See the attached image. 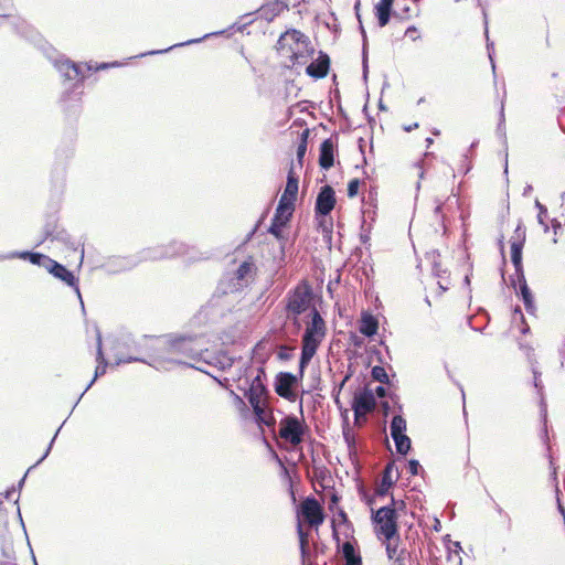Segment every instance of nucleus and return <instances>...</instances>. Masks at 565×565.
<instances>
[{"label":"nucleus","instance_id":"f257e3e1","mask_svg":"<svg viewBox=\"0 0 565 565\" xmlns=\"http://www.w3.org/2000/svg\"><path fill=\"white\" fill-rule=\"evenodd\" d=\"M132 362L147 364L158 371H170L175 365H184L188 367H193L200 372L207 373L206 370H204L202 366H195L178 358L172 334L152 335L149 358H125L119 354H116V362L114 363V365L119 366L121 364Z\"/></svg>","mask_w":565,"mask_h":565},{"label":"nucleus","instance_id":"f03ea898","mask_svg":"<svg viewBox=\"0 0 565 565\" xmlns=\"http://www.w3.org/2000/svg\"><path fill=\"white\" fill-rule=\"evenodd\" d=\"M328 333L327 322L317 307L312 306L305 317V331L301 335V352L299 358L300 377L316 355Z\"/></svg>","mask_w":565,"mask_h":565},{"label":"nucleus","instance_id":"7ed1b4c3","mask_svg":"<svg viewBox=\"0 0 565 565\" xmlns=\"http://www.w3.org/2000/svg\"><path fill=\"white\" fill-rule=\"evenodd\" d=\"M52 63L60 74L63 84L66 85L70 83V87L65 89L61 100L65 103L72 95H75L77 96L76 100L79 102L83 90L77 92V89L82 87L87 75L92 73L93 68L90 64L76 63L64 55L52 58Z\"/></svg>","mask_w":565,"mask_h":565},{"label":"nucleus","instance_id":"20e7f679","mask_svg":"<svg viewBox=\"0 0 565 565\" xmlns=\"http://www.w3.org/2000/svg\"><path fill=\"white\" fill-rule=\"evenodd\" d=\"M396 499L391 494V502L377 510H372L371 521L380 541L398 539V514L396 513Z\"/></svg>","mask_w":565,"mask_h":565},{"label":"nucleus","instance_id":"39448f33","mask_svg":"<svg viewBox=\"0 0 565 565\" xmlns=\"http://www.w3.org/2000/svg\"><path fill=\"white\" fill-rule=\"evenodd\" d=\"M152 335L143 334L136 339L131 333H120L116 335L111 343L114 356H143L149 358Z\"/></svg>","mask_w":565,"mask_h":565},{"label":"nucleus","instance_id":"423d86ee","mask_svg":"<svg viewBox=\"0 0 565 565\" xmlns=\"http://www.w3.org/2000/svg\"><path fill=\"white\" fill-rule=\"evenodd\" d=\"M236 387L238 391L243 392L252 411L258 409V404L269 394L266 369L264 366L255 367L253 375L245 380L244 383H238Z\"/></svg>","mask_w":565,"mask_h":565},{"label":"nucleus","instance_id":"0eeeda50","mask_svg":"<svg viewBox=\"0 0 565 565\" xmlns=\"http://www.w3.org/2000/svg\"><path fill=\"white\" fill-rule=\"evenodd\" d=\"M178 358L195 360L209 343L204 334H172Z\"/></svg>","mask_w":565,"mask_h":565},{"label":"nucleus","instance_id":"6e6552de","mask_svg":"<svg viewBox=\"0 0 565 565\" xmlns=\"http://www.w3.org/2000/svg\"><path fill=\"white\" fill-rule=\"evenodd\" d=\"M298 190L299 177L296 174L294 164L291 163V167L287 173V182L284 193L281 194L275 211L279 214H286L292 217Z\"/></svg>","mask_w":565,"mask_h":565},{"label":"nucleus","instance_id":"1a4fd4ad","mask_svg":"<svg viewBox=\"0 0 565 565\" xmlns=\"http://www.w3.org/2000/svg\"><path fill=\"white\" fill-rule=\"evenodd\" d=\"M312 289L310 286L305 288L296 287L288 291L286 296L285 312L286 315L301 316L302 313L310 311Z\"/></svg>","mask_w":565,"mask_h":565},{"label":"nucleus","instance_id":"9d476101","mask_svg":"<svg viewBox=\"0 0 565 565\" xmlns=\"http://www.w3.org/2000/svg\"><path fill=\"white\" fill-rule=\"evenodd\" d=\"M57 241L66 245L73 250H77L79 244L74 242L71 235L58 225L55 215H49L43 226V237L35 244V247L41 246L45 241Z\"/></svg>","mask_w":565,"mask_h":565},{"label":"nucleus","instance_id":"9b49d317","mask_svg":"<svg viewBox=\"0 0 565 565\" xmlns=\"http://www.w3.org/2000/svg\"><path fill=\"white\" fill-rule=\"evenodd\" d=\"M306 425L296 415H287L279 423V436L291 445L298 446L303 441Z\"/></svg>","mask_w":565,"mask_h":565},{"label":"nucleus","instance_id":"f8f14e48","mask_svg":"<svg viewBox=\"0 0 565 565\" xmlns=\"http://www.w3.org/2000/svg\"><path fill=\"white\" fill-rule=\"evenodd\" d=\"M301 380L302 377H300L299 370L298 374L281 371L276 374L274 380L275 393L289 402H295L296 393L294 392V387H296Z\"/></svg>","mask_w":565,"mask_h":565},{"label":"nucleus","instance_id":"ddd939ff","mask_svg":"<svg viewBox=\"0 0 565 565\" xmlns=\"http://www.w3.org/2000/svg\"><path fill=\"white\" fill-rule=\"evenodd\" d=\"M337 203L334 189L326 184L320 188L315 203L316 218L328 217Z\"/></svg>","mask_w":565,"mask_h":565},{"label":"nucleus","instance_id":"4468645a","mask_svg":"<svg viewBox=\"0 0 565 565\" xmlns=\"http://www.w3.org/2000/svg\"><path fill=\"white\" fill-rule=\"evenodd\" d=\"M297 513L316 527L321 525L326 518L320 503L312 495H309L303 500Z\"/></svg>","mask_w":565,"mask_h":565},{"label":"nucleus","instance_id":"2eb2a0df","mask_svg":"<svg viewBox=\"0 0 565 565\" xmlns=\"http://www.w3.org/2000/svg\"><path fill=\"white\" fill-rule=\"evenodd\" d=\"M375 396L371 388H359L354 392L351 408L358 419L363 413L371 412L375 406Z\"/></svg>","mask_w":565,"mask_h":565},{"label":"nucleus","instance_id":"dca6fc26","mask_svg":"<svg viewBox=\"0 0 565 565\" xmlns=\"http://www.w3.org/2000/svg\"><path fill=\"white\" fill-rule=\"evenodd\" d=\"M47 271L56 279L63 281L66 286L72 287L79 300H82V295L78 286V278L75 276L74 271L70 270L65 265L52 259L50 266L47 267ZM82 306L83 305V301Z\"/></svg>","mask_w":565,"mask_h":565},{"label":"nucleus","instance_id":"f3484780","mask_svg":"<svg viewBox=\"0 0 565 565\" xmlns=\"http://www.w3.org/2000/svg\"><path fill=\"white\" fill-rule=\"evenodd\" d=\"M511 286L514 288L516 296L522 300L526 312L533 315L536 307L533 292L526 282L525 275L516 277V279L511 277Z\"/></svg>","mask_w":565,"mask_h":565},{"label":"nucleus","instance_id":"a211bd4d","mask_svg":"<svg viewBox=\"0 0 565 565\" xmlns=\"http://www.w3.org/2000/svg\"><path fill=\"white\" fill-rule=\"evenodd\" d=\"M20 258L30 262L32 265L44 267L47 270L52 258L40 252L13 250L7 254H0V260Z\"/></svg>","mask_w":565,"mask_h":565},{"label":"nucleus","instance_id":"6ab92c4d","mask_svg":"<svg viewBox=\"0 0 565 565\" xmlns=\"http://www.w3.org/2000/svg\"><path fill=\"white\" fill-rule=\"evenodd\" d=\"M309 38L296 29H290L280 34L277 41V50L285 51L288 49L290 51V46L294 47H308L310 44Z\"/></svg>","mask_w":565,"mask_h":565},{"label":"nucleus","instance_id":"aec40b11","mask_svg":"<svg viewBox=\"0 0 565 565\" xmlns=\"http://www.w3.org/2000/svg\"><path fill=\"white\" fill-rule=\"evenodd\" d=\"M338 145V134L324 139L319 147V166L322 170H330L334 166V152Z\"/></svg>","mask_w":565,"mask_h":565},{"label":"nucleus","instance_id":"412c9836","mask_svg":"<svg viewBox=\"0 0 565 565\" xmlns=\"http://www.w3.org/2000/svg\"><path fill=\"white\" fill-rule=\"evenodd\" d=\"M331 60L330 56L319 51L318 56L306 67V74L315 79L324 78L330 71Z\"/></svg>","mask_w":565,"mask_h":565},{"label":"nucleus","instance_id":"4be33fe9","mask_svg":"<svg viewBox=\"0 0 565 565\" xmlns=\"http://www.w3.org/2000/svg\"><path fill=\"white\" fill-rule=\"evenodd\" d=\"M96 345H97V348H96L97 366L95 369L94 377L90 380V382L87 384L84 392L78 397L77 402L75 403V406L78 404V402L81 401L83 395L93 386L95 381L106 373L107 366L109 364L108 361L106 360L104 351H103V339H102V334H100L99 330H97Z\"/></svg>","mask_w":565,"mask_h":565},{"label":"nucleus","instance_id":"5701e85b","mask_svg":"<svg viewBox=\"0 0 565 565\" xmlns=\"http://www.w3.org/2000/svg\"><path fill=\"white\" fill-rule=\"evenodd\" d=\"M161 259H163L161 245L147 247V248L141 249L138 253L137 259H124L126 264L122 265L120 267V269H122V270L130 269V268L137 266V264L141 263V262H156V260H161Z\"/></svg>","mask_w":565,"mask_h":565},{"label":"nucleus","instance_id":"b1692460","mask_svg":"<svg viewBox=\"0 0 565 565\" xmlns=\"http://www.w3.org/2000/svg\"><path fill=\"white\" fill-rule=\"evenodd\" d=\"M0 563L7 564V562L10 563H17V556L13 546V540L12 535L10 534L9 530L7 527L2 529L0 531Z\"/></svg>","mask_w":565,"mask_h":565},{"label":"nucleus","instance_id":"393cba45","mask_svg":"<svg viewBox=\"0 0 565 565\" xmlns=\"http://www.w3.org/2000/svg\"><path fill=\"white\" fill-rule=\"evenodd\" d=\"M395 463L393 461L386 463L383 472L381 483L375 490V495L381 498L391 493V489L395 486L397 479L399 478V473L397 472L396 478L393 479V471L395 469Z\"/></svg>","mask_w":565,"mask_h":565},{"label":"nucleus","instance_id":"a878e982","mask_svg":"<svg viewBox=\"0 0 565 565\" xmlns=\"http://www.w3.org/2000/svg\"><path fill=\"white\" fill-rule=\"evenodd\" d=\"M394 0H380L374 6V15L377 21V25L380 28L386 26L393 15H397V13L394 11Z\"/></svg>","mask_w":565,"mask_h":565},{"label":"nucleus","instance_id":"bb28decb","mask_svg":"<svg viewBox=\"0 0 565 565\" xmlns=\"http://www.w3.org/2000/svg\"><path fill=\"white\" fill-rule=\"evenodd\" d=\"M255 273L256 266L252 257L242 262L233 271L234 279L242 281L246 287L253 281Z\"/></svg>","mask_w":565,"mask_h":565},{"label":"nucleus","instance_id":"cd10ccee","mask_svg":"<svg viewBox=\"0 0 565 565\" xmlns=\"http://www.w3.org/2000/svg\"><path fill=\"white\" fill-rule=\"evenodd\" d=\"M333 536L345 561V565H362V557L360 553L355 551L353 543L347 541L340 545V539L335 532H333Z\"/></svg>","mask_w":565,"mask_h":565},{"label":"nucleus","instance_id":"c85d7f7f","mask_svg":"<svg viewBox=\"0 0 565 565\" xmlns=\"http://www.w3.org/2000/svg\"><path fill=\"white\" fill-rule=\"evenodd\" d=\"M288 4L282 3L281 0H268L256 12H259L260 18L266 21H273L281 11L288 10Z\"/></svg>","mask_w":565,"mask_h":565},{"label":"nucleus","instance_id":"c756f323","mask_svg":"<svg viewBox=\"0 0 565 565\" xmlns=\"http://www.w3.org/2000/svg\"><path fill=\"white\" fill-rule=\"evenodd\" d=\"M359 331L364 337H374L379 331V319L370 311H363L360 319Z\"/></svg>","mask_w":565,"mask_h":565},{"label":"nucleus","instance_id":"7c9ffc66","mask_svg":"<svg viewBox=\"0 0 565 565\" xmlns=\"http://www.w3.org/2000/svg\"><path fill=\"white\" fill-rule=\"evenodd\" d=\"M291 216L286 214H279L275 211L274 216L270 221V225L268 227V233H270L277 239H282V231L289 224Z\"/></svg>","mask_w":565,"mask_h":565},{"label":"nucleus","instance_id":"2f4dec72","mask_svg":"<svg viewBox=\"0 0 565 565\" xmlns=\"http://www.w3.org/2000/svg\"><path fill=\"white\" fill-rule=\"evenodd\" d=\"M266 345H267L266 339H262L253 348L252 360L255 361L256 363H258V366L265 367L267 361L269 360V358L274 351V349L267 350Z\"/></svg>","mask_w":565,"mask_h":565},{"label":"nucleus","instance_id":"473e14b6","mask_svg":"<svg viewBox=\"0 0 565 565\" xmlns=\"http://www.w3.org/2000/svg\"><path fill=\"white\" fill-rule=\"evenodd\" d=\"M290 58L292 61V64L296 65H303L308 62L309 58H311L315 54V49L312 47L311 43L308 45V47H294L290 46Z\"/></svg>","mask_w":565,"mask_h":565},{"label":"nucleus","instance_id":"72a5a7b5","mask_svg":"<svg viewBox=\"0 0 565 565\" xmlns=\"http://www.w3.org/2000/svg\"><path fill=\"white\" fill-rule=\"evenodd\" d=\"M523 247L524 245H521V243H511V263L514 267L516 277L524 275Z\"/></svg>","mask_w":565,"mask_h":565},{"label":"nucleus","instance_id":"f704fd0d","mask_svg":"<svg viewBox=\"0 0 565 565\" xmlns=\"http://www.w3.org/2000/svg\"><path fill=\"white\" fill-rule=\"evenodd\" d=\"M246 286L239 281L234 279V274H227L220 282L217 289L223 294H235L242 291Z\"/></svg>","mask_w":565,"mask_h":565},{"label":"nucleus","instance_id":"c9c22d12","mask_svg":"<svg viewBox=\"0 0 565 565\" xmlns=\"http://www.w3.org/2000/svg\"><path fill=\"white\" fill-rule=\"evenodd\" d=\"M161 247L163 259L184 255L188 252V246L184 243L177 239H173L168 244H161Z\"/></svg>","mask_w":565,"mask_h":565},{"label":"nucleus","instance_id":"e433bc0d","mask_svg":"<svg viewBox=\"0 0 565 565\" xmlns=\"http://www.w3.org/2000/svg\"><path fill=\"white\" fill-rule=\"evenodd\" d=\"M359 30L362 35V77L366 82L369 77V41L363 22L359 23Z\"/></svg>","mask_w":565,"mask_h":565},{"label":"nucleus","instance_id":"4c0bfd02","mask_svg":"<svg viewBox=\"0 0 565 565\" xmlns=\"http://www.w3.org/2000/svg\"><path fill=\"white\" fill-rule=\"evenodd\" d=\"M390 429L392 439L405 436L407 429L406 419L401 414L394 415L391 420Z\"/></svg>","mask_w":565,"mask_h":565},{"label":"nucleus","instance_id":"58836bf2","mask_svg":"<svg viewBox=\"0 0 565 565\" xmlns=\"http://www.w3.org/2000/svg\"><path fill=\"white\" fill-rule=\"evenodd\" d=\"M212 366L217 367L221 371H225L233 366L235 359L230 356L225 351L218 350L212 355Z\"/></svg>","mask_w":565,"mask_h":565},{"label":"nucleus","instance_id":"ea45409f","mask_svg":"<svg viewBox=\"0 0 565 565\" xmlns=\"http://www.w3.org/2000/svg\"><path fill=\"white\" fill-rule=\"evenodd\" d=\"M64 424H65V420H64V422L62 423V425L56 429V431H55L54 436L52 437V439H51V441H50V444H49V446H47L46 450H45V451H44V454L42 455V457H41V458L35 462V465H34V466L30 467V468L28 469V471L24 473V476L20 479V481H19V482H18V484L15 486L17 491H21V489L23 488V486H24V482H25V479H26V476H28L29 471H30L32 468H34L35 466L40 465V463H41V462H42V461H43V460H44V459L50 455V452H51V450H52V447H53V444H54V441H55V439H56V437H57V435H58V433H60V430L62 429V427H63V425H64Z\"/></svg>","mask_w":565,"mask_h":565},{"label":"nucleus","instance_id":"a19ab883","mask_svg":"<svg viewBox=\"0 0 565 565\" xmlns=\"http://www.w3.org/2000/svg\"><path fill=\"white\" fill-rule=\"evenodd\" d=\"M426 258L430 262L433 274L436 277L443 278V275L447 273V269L441 268L439 250L433 249L427 252Z\"/></svg>","mask_w":565,"mask_h":565},{"label":"nucleus","instance_id":"79ce46f5","mask_svg":"<svg viewBox=\"0 0 565 565\" xmlns=\"http://www.w3.org/2000/svg\"><path fill=\"white\" fill-rule=\"evenodd\" d=\"M297 535L299 540V550H300V557L302 565H306V559L309 554L308 550V534L305 532V530L301 526V523H297Z\"/></svg>","mask_w":565,"mask_h":565},{"label":"nucleus","instance_id":"37998d69","mask_svg":"<svg viewBox=\"0 0 565 565\" xmlns=\"http://www.w3.org/2000/svg\"><path fill=\"white\" fill-rule=\"evenodd\" d=\"M255 423L262 427H271L275 424V418L270 414H265L262 403L258 404V409L253 411Z\"/></svg>","mask_w":565,"mask_h":565},{"label":"nucleus","instance_id":"c03bdc74","mask_svg":"<svg viewBox=\"0 0 565 565\" xmlns=\"http://www.w3.org/2000/svg\"><path fill=\"white\" fill-rule=\"evenodd\" d=\"M1 18L8 19L10 26L18 34L23 35V36L26 34L29 25L22 18L13 17L10 14H1Z\"/></svg>","mask_w":565,"mask_h":565},{"label":"nucleus","instance_id":"a18cd8bd","mask_svg":"<svg viewBox=\"0 0 565 565\" xmlns=\"http://www.w3.org/2000/svg\"><path fill=\"white\" fill-rule=\"evenodd\" d=\"M220 32H214V33H211L212 34H218ZM210 34H205L203 35L202 38H199V39H191V40H188L185 42H182V43H177L174 45H171L167 49H163V50H152V51H149L147 53H142L140 54V56H146V55H157V54H163V53H167L169 51H171L172 49L174 47H179V46H185V45H190V44H194V43H199L201 41H203L204 39L209 38Z\"/></svg>","mask_w":565,"mask_h":565},{"label":"nucleus","instance_id":"49530a36","mask_svg":"<svg viewBox=\"0 0 565 565\" xmlns=\"http://www.w3.org/2000/svg\"><path fill=\"white\" fill-rule=\"evenodd\" d=\"M534 205L537 210V223L542 226L544 233H548L550 225L546 222L548 213L547 207L544 204H542L537 199L535 200Z\"/></svg>","mask_w":565,"mask_h":565},{"label":"nucleus","instance_id":"de8ad7c7","mask_svg":"<svg viewBox=\"0 0 565 565\" xmlns=\"http://www.w3.org/2000/svg\"><path fill=\"white\" fill-rule=\"evenodd\" d=\"M393 440H394V444L396 447V451L401 456H406L411 451L412 440L407 435H405L403 437H397L396 439H393Z\"/></svg>","mask_w":565,"mask_h":565},{"label":"nucleus","instance_id":"09e8293b","mask_svg":"<svg viewBox=\"0 0 565 565\" xmlns=\"http://www.w3.org/2000/svg\"><path fill=\"white\" fill-rule=\"evenodd\" d=\"M371 376L374 381L380 382L381 384H391L390 376L382 365H374L371 370Z\"/></svg>","mask_w":565,"mask_h":565},{"label":"nucleus","instance_id":"8fccbe9b","mask_svg":"<svg viewBox=\"0 0 565 565\" xmlns=\"http://www.w3.org/2000/svg\"><path fill=\"white\" fill-rule=\"evenodd\" d=\"M255 13L256 12H248L241 15L239 20L231 25V29L238 32H243L247 25L252 24L255 21Z\"/></svg>","mask_w":565,"mask_h":565},{"label":"nucleus","instance_id":"3c124183","mask_svg":"<svg viewBox=\"0 0 565 565\" xmlns=\"http://www.w3.org/2000/svg\"><path fill=\"white\" fill-rule=\"evenodd\" d=\"M548 225L550 230L553 232L552 244L556 245L564 233V224L557 217H553Z\"/></svg>","mask_w":565,"mask_h":565},{"label":"nucleus","instance_id":"603ef678","mask_svg":"<svg viewBox=\"0 0 565 565\" xmlns=\"http://www.w3.org/2000/svg\"><path fill=\"white\" fill-rule=\"evenodd\" d=\"M385 545V551L388 559L395 558L396 555L399 553V542H401V535L398 534V539H390L388 541H381Z\"/></svg>","mask_w":565,"mask_h":565},{"label":"nucleus","instance_id":"864d4df0","mask_svg":"<svg viewBox=\"0 0 565 565\" xmlns=\"http://www.w3.org/2000/svg\"><path fill=\"white\" fill-rule=\"evenodd\" d=\"M66 177V162H58L52 171V180L55 183L63 184Z\"/></svg>","mask_w":565,"mask_h":565},{"label":"nucleus","instance_id":"5fc2aeb1","mask_svg":"<svg viewBox=\"0 0 565 565\" xmlns=\"http://www.w3.org/2000/svg\"><path fill=\"white\" fill-rule=\"evenodd\" d=\"M255 372V367H253L252 362L244 364L238 370L237 379L235 380L238 383H244L245 380L249 379Z\"/></svg>","mask_w":565,"mask_h":565},{"label":"nucleus","instance_id":"6e6d98bb","mask_svg":"<svg viewBox=\"0 0 565 565\" xmlns=\"http://www.w3.org/2000/svg\"><path fill=\"white\" fill-rule=\"evenodd\" d=\"M295 347L279 345L277 350V359L287 362L294 356Z\"/></svg>","mask_w":565,"mask_h":565},{"label":"nucleus","instance_id":"4d7b16f0","mask_svg":"<svg viewBox=\"0 0 565 565\" xmlns=\"http://www.w3.org/2000/svg\"><path fill=\"white\" fill-rule=\"evenodd\" d=\"M318 220V226L324 237L331 239L332 235V221H328L327 217H320Z\"/></svg>","mask_w":565,"mask_h":565},{"label":"nucleus","instance_id":"13d9d810","mask_svg":"<svg viewBox=\"0 0 565 565\" xmlns=\"http://www.w3.org/2000/svg\"><path fill=\"white\" fill-rule=\"evenodd\" d=\"M513 238L514 239L511 243H521V245L525 244L526 230L522 222H519L516 225Z\"/></svg>","mask_w":565,"mask_h":565},{"label":"nucleus","instance_id":"bf43d9fd","mask_svg":"<svg viewBox=\"0 0 565 565\" xmlns=\"http://www.w3.org/2000/svg\"><path fill=\"white\" fill-rule=\"evenodd\" d=\"M497 134L500 137H502L503 145L507 147L508 141H507V134H505V117H504L503 107L501 108V111H500V118H499V122H498V126H497Z\"/></svg>","mask_w":565,"mask_h":565},{"label":"nucleus","instance_id":"052dcab7","mask_svg":"<svg viewBox=\"0 0 565 565\" xmlns=\"http://www.w3.org/2000/svg\"><path fill=\"white\" fill-rule=\"evenodd\" d=\"M361 185V181L358 178H354L349 181L348 183V196L350 199L355 198L359 194V189Z\"/></svg>","mask_w":565,"mask_h":565},{"label":"nucleus","instance_id":"680f3d73","mask_svg":"<svg viewBox=\"0 0 565 565\" xmlns=\"http://www.w3.org/2000/svg\"><path fill=\"white\" fill-rule=\"evenodd\" d=\"M286 320L289 321L292 326V333L298 334L302 329L300 316L295 315H286Z\"/></svg>","mask_w":565,"mask_h":565},{"label":"nucleus","instance_id":"e2e57ef3","mask_svg":"<svg viewBox=\"0 0 565 565\" xmlns=\"http://www.w3.org/2000/svg\"><path fill=\"white\" fill-rule=\"evenodd\" d=\"M406 469L412 476H417L420 471H424L417 459H409Z\"/></svg>","mask_w":565,"mask_h":565},{"label":"nucleus","instance_id":"0e129e2a","mask_svg":"<svg viewBox=\"0 0 565 565\" xmlns=\"http://www.w3.org/2000/svg\"><path fill=\"white\" fill-rule=\"evenodd\" d=\"M215 353L216 352H210L207 344H205V351L202 352V354H199V358L195 359L194 361L203 362V363L212 366V362H213L212 355H214Z\"/></svg>","mask_w":565,"mask_h":565},{"label":"nucleus","instance_id":"69168bd1","mask_svg":"<svg viewBox=\"0 0 565 565\" xmlns=\"http://www.w3.org/2000/svg\"><path fill=\"white\" fill-rule=\"evenodd\" d=\"M371 227H366V224H365V218L363 220L362 222V225H361V234H360V241L362 244H367L371 239Z\"/></svg>","mask_w":565,"mask_h":565},{"label":"nucleus","instance_id":"338daca9","mask_svg":"<svg viewBox=\"0 0 565 565\" xmlns=\"http://www.w3.org/2000/svg\"><path fill=\"white\" fill-rule=\"evenodd\" d=\"M307 146H303V145H299L297 146V152H296V156H297V161L300 166H302L303 163V159H305V156H306V152H307Z\"/></svg>","mask_w":565,"mask_h":565},{"label":"nucleus","instance_id":"774afa93","mask_svg":"<svg viewBox=\"0 0 565 565\" xmlns=\"http://www.w3.org/2000/svg\"><path fill=\"white\" fill-rule=\"evenodd\" d=\"M405 555H406V550L405 548H401L399 553L396 555L395 558H392V565H405Z\"/></svg>","mask_w":565,"mask_h":565}]
</instances>
